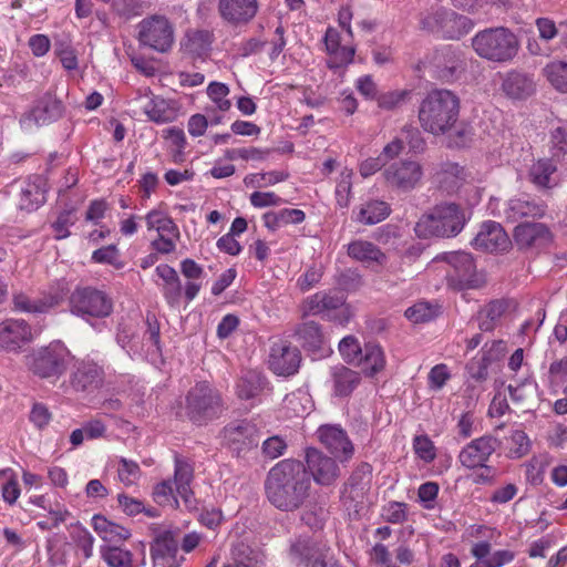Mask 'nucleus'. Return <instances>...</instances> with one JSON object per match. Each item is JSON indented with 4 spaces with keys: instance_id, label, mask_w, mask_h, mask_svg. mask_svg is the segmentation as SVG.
<instances>
[{
    "instance_id": "nucleus-1",
    "label": "nucleus",
    "mask_w": 567,
    "mask_h": 567,
    "mask_svg": "<svg viewBox=\"0 0 567 567\" xmlns=\"http://www.w3.org/2000/svg\"><path fill=\"white\" fill-rule=\"evenodd\" d=\"M311 481L305 464L286 458L275 464L265 480L268 502L281 512H295L303 506L310 496Z\"/></svg>"
},
{
    "instance_id": "nucleus-2",
    "label": "nucleus",
    "mask_w": 567,
    "mask_h": 567,
    "mask_svg": "<svg viewBox=\"0 0 567 567\" xmlns=\"http://www.w3.org/2000/svg\"><path fill=\"white\" fill-rule=\"evenodd\" d=\"M458 115V96L446 89H434L421 101L417 117L425 132L440 136L455 126Z\"/></svg>"
},
{
    "instance_id": "nucleus-3",
    "label": "nucleus",
    "mask_w": 567,
    "mask_h": 567,
    "mask_svg": "<svg viewBox=\"0 0 567 567\" xmlns=\"http://www.w3.org/2000/svg\"><path fill=\"white\" fill-rule=\"evenodd\" d=\"M465 225V214L455 203L435 205L429 214L423 215L415 225V233L421 238H450L461 233Z\"/></svg>"
},
{
    "instance_id": "nucleus-4",
    "label": "nucleus",
    "mask_w": 567,
    "mask_h": 567,
    "mask_svg": "<svg viewBox=\"0 0 567 567\" xmlns=\"http://www.w3.org/2000/svg\"><path fill=\"white\" fill-rule=\"evenodd\" d=\"M472 47L482 59L505 63L517 55L519 41L509 29L498 27L480 31L472 39Z\"/></svg>"
},
{
    "instance_id": "nucleus-5",
    "label": "nucleus",
    "mask_w": 567,
    "mask_h": 567,
    "mask_svg": "<svg viewBox=\"0 0 567 567\" xmlns=\"http://www.w3.org/2000/svg\"><path fill=\"white\" fill-rule=\"evenodd\" d=\"M71 352L60 341L33 350L27 357V365L35 377L54 384L69 369Z\"/></svg>"
},
{
    "instance_id": "nucleus-6",
    "label": "nucleus",
    "mask_w": 567,
    "mask_h": 567,
    "mask_svg": "<svg viewBox=\"0 0 567 567\" xmlns=\"http://www.w3.org/2000/svg\"><path fill=\"white\" fill-rule=\"evenodd\" d=\"M224 408L219 391L207 382L195 384L186 395V414L193 423L198 425L217 419Z\"/></svg>"
},
{
    "instance_id": "nucleus-7",
    "label": "nucleus",
    "mask_w": 567,
    "mask_h": 567,
    "mask_svg": "<svg viewBox=\"0 0 567 567\" xmlns=\"http://www.w3.org/2000/svg\"><path fill=\"white\" fill-rule=\"evenodd\" d=\"M420 25L423 30L441 34L447 39H460L472 30L473 22L465 16L440 7L423 14L420 19Z\"/></svg>"
},
{
    "instance_id": "nucleus-8",
    "label": "nucleus",
    "mask_w": 567,
    "mask_h": 567,
    "mask_svg": "<svg viewBox=\"0 0 567 567\" xmlns=\"http://www.w3.org/2000/svg\"><path fill=\"white\" fill-rule=\"evenodd\" d=\"M72 313L82 318H106L113 311L111 297L93 287H78L70 296Z\"/></svg>"
},
{
    "instance_id": "nucleus-9",
    "label": "nucleus",
    "mask_w": 567,
    "mask_h": 567,
    "mask_svg": "<svg viewBox=\"0 0 567 567\" xmlns=\"http://www.w3.org/2000/svg\"><path fill=\"white\" fill-rule=\"evenodd\" d=\"M445 260L450 265L446 274L450 288L461 291L476 289L482 286L483 280L476 272V266L471 254L454 251L446 255Z\"/></svg>"
},
{
    "instance_id": "nucleus-10",
    "label": "nucleus",
    "mask_w": 567,
    "mask_h": 567,
    "mask_svg": "<svg viewBox=\"0 0 567 567\" xmlns=\"http://www.w3.org/2000/svg\"><path fill=\"white\" fill-rule=\"evenodd\" d=\"M224 443L237 457L247 455L258 447L260 435L257 426L247 421H235L227 424L223 430Z\"/></svg>"
},
{
    "instance_id": "nucleus-11",
    "label": "nucleus",
    "mask_w": 567,
    "mask_h": 567,
    "mask_svg": "<svg viewBox=\"0 0 567 567\" xmlns=\"http://www.w3.org/2000/svg\"><path fill=\"white\" fill-rule=\"evenodd\" d=\"M382 175L390 188L408 193L421 183L423 167L417 161L409 158L393 161L383 169Z\"/></svg>"
},
{
    "instance_id": "nucleus-12",
    "label": "nucleus",
    "mask_w": 567,
    "mask_h": 567,
    "mask_svg": "<svg viewBox=\"0 0 567 567\" xmlns=\"http://www.w3.org/2000/svg\"><path fill=\"white\" fill-rule=\"evenodd\" d=\"M138 40L155 51L166 52L174 41L173 25L163 16H152L140 22Z\"/></svg>"
},
{
    "instance_id": "nucleus-13",
    "label": "nucleus",
    "mask_w": 567,
    "mask_h": 567,
    "mask_svg": "<svg viewBox=\"0 0 567 567\" xmlns=\"http://www.w3.org/2000/svg\"><path fill=\"white\" fill-rule=\"evenodd\" d=\"M554 235L544 223L524 221L515 226L513 243L520 251H539L551 245Z\"/></svg>"
},
{
    "instance_id": "nucleus-14",
    "label": "nucleus",
    "mask_w": 567,
    "mask_h": 567,
    "mask_svg": "<svg viewBox=\"0 0 567 567\" xmlns=\"http://www.w3.org/2000/svg\"><path fill=\"white\" fill-rule=\"evenodd\" d=\"M462 62L460 53L452 45H444L422 61L417 69H429L436 79L449 81L461 69Z\"/></svg>"
},
{
    "instance_id": "nucleus-15",
    "label": "nucleus",
    "mask_w": 567,
    "mask_h": 567,
    "mask_svg": "<svg viewBox=\"0 0 567 567\" xmlns=\"http://www.w3.org/2000/svg\"><path fill=\"white\" fill-rule=\"evenodd\" d=\"M372 480V466L368 463H361L351 473L348 481L343 484L341 491V501L348 508H358L363 503L364 497L370 489Z\"/></svg>"
},
{
    "instance_id": "nucleus-16",
    "label": "nucleus",
    "mask_w": 567,
    "mask_h": 567,
    "mask_svg": "<svg viewBox=\"0 0 567 567\" xmlns=\"http://www.w3.org/2000/svg\"><path fill=\"white\" fill-rule=\"evenodd\" d=\"M306 468L310 478L321 486H330L340 476V467L334 458L327 456L315 447L306 450Z\"/></svg>"
},
{
    "instance_id": "nucleus-17",
    "label": "nucleus",
    "mask_w": 567,
    "mask_h": 567,
    "mask_svg": "<svg viewBox=\"0 0 567 567\" xmlns=\"http://www.w3.org/2000/svg\"><path fill=\"white\" fill-rule=\"evenodd\" d=\"M546 208L543 200L522 194L506 200L502 206L501 215L506 223L514 224L523 218H542L546 214Z\"/></svg>"
},
{
    "instance_id": "nucleus-18",
    "label": "nucleus",
    "mask_w": 567,
    "mask_h": 567,
    "mask_svg": "<svg viewBox=\"0 0 567 567\" xmlns=\"http://www.w3.org/2000/svg\"><path fill=\"white\" fill-rule=\"evenodd\" d=\"M104 369L92 360H78L70 374V384L78 392L92 393L104 384Z\"/></svg>"
},
{
    "instance_id": "nucleus-19",
    "label": "nucleus",
    "mask_w": 567,
    "mask_h": 567,
    "mask_svg": "<svg viewBox=\"0 0 567 567\" xmlns=\"http://www.w3.org/2000/svg\"><path fill=\"white\" fill-rule=\"evenodd\" d=\"M501 441L493 435H484L471 441L458 454L460 463L470 470L484 466L499 447Z\"/></svg>"
},
{
    "instance_id": "nucleus-20",
    "label": "nucleus",
    "mask_w": 567,
    "mask_h": 567,
    "mask_svg": "<svg viewBox=\"0 0 567 567\" xmlns=\"http://www.w3.org/2000/svg\"><path fill=\"white\" fill-rule=\"evenodd\" d=\"M62 114V102L51 92H47L37 101L35 105L21 117L20 123L25 128H30L32 125L41 126L56 121Z\"/></svg>"
},
{
    "instance_id": "nucleus-21",
    "label": "nucleus",
    "mask_w": 567,
    "mask_h": 567,
    "mask_svg": "<svg viewBox=\"0 0 567 567\" xmlns=\"http://www.w3.org/2000/svg\"><path fill=\"white\" fill-rule=\"evenodd\" d=\"M473 245L485 251L501 252L511 247L512 240L499 223L487 220L481 225L480 231L473 239Z\"/></svg>"
},
{
    "instance_id": "nucleus-22",
    "label": "nucleus",
    "mask_w": 567,
    "mask_h": 567,
    "mask_svg": "<svg viewBox=\"0 0 567 567\" xmlns=\"http://www.w3.org/2000/svg\"><path fill=\"white\" fill-rule=\"evenodd\" d=\"M31 340L32 330L25 321L9 319L0 323V350L19 352Z\"/></svg>"
},
{
    "instance_id": "nucleus-23",
    "label": "nucleus",
    "mask_w": 567,
    "mask_h": 567,
    "mask_svg": "<svg viewBox=\"0 0 567 567\" xmlns=\"http://www.w3.org/2000/svg\"><path fill=\"white\" fill-rule=\"evenodd\" d=\"M317 434L320 442L340 461H348L353 455L354 447L339 425H321Z\"/></svg>"
},
{
    "instance_id": "nucleus-24",
    "label": "nucleus",
    "mask_w": 567,
    "mask_h": 567,
    "mask_svg": "<svg viewBox=\"0 0 567 567\" xmlns=\"http://www.w3.org/2000/svg\"><path fill=\"white\" fill-rule=\"evenodd\" d=\"M326 548L310 537H299L290 546L292 560L309 567H324Z\"/></svg>"
},
{
    "instance_id": "nucleus-25",
    "label": "nucleus",
    "mask_w": 567,
    "mask_h": 567,
    "mask_svg": "<svg viewBox=\"0 0 567 567\" xmlns=\"http://www.w3.org/2000/svg\"><path fill=\"white\" fill-rule=\"evenodd\" d=\"M301 357L298 348L285 342L275 343L269 357L270 369L278 375H291L298 371Z\"/></svg>"
},
{
    "instance_id": "nucleus-26",
    "label": "nucleus",
    "mask_w": 567,
    "mask_h": 567,
    "mask_svg": "<svg viewBox=\"0 0 567 567\" xmlns=\"http://www.w3.org/2000/svg\"><path fill=\"white\" fill-rule=\"evenodd\" d=\"M218 10L223 19L231 23H247L257 13V0H219Z\"/></svg>"
},
{
    "instance_id": "nucleus-27",
    "label": "nucleus",
    "mask_w": 567,
    "mask_h": 567,
    "mask_svg": "<svg viewBox=\"0 0 567 567\" xmlns=\"http://www.w3.org/2000/svg\"><path fill=\"white\" fill-rule=\"evenodd\" d=\"M485 344L482 349L481 358H473L466 364V373L470 379L475 382H484L488 377V367L496 360L504 350L503 341H493L491 347L486 349Z\"/></svg>"
},
{
    "instance_id": "nucleus-28",
    "label": "nucleus",
    "mask_w": 567,
    "mask_h": 567,
    "mask_svg": "<svg viewBox=\"0 0 567 567\" xmlns=\"http://www.w3.org/2000/svg\"><path fill=\"white\" fill-rule=\"evenodd\" d=\"M536 84L533 76L519 72H508L502 82V91L512 100H525L534 94Z\"/></svg>"
},
{
    "instance_id": "nucleus-29",
    "label": "nucleus",
    "mask_w": 567,
    "mask_h": 567,
    "mask_svg": "<svg viewBox=\"0 0 567 567\" xmlns=\"http://www.w3.org/2000/svg\"><path fill=\"white\" fill-rule=\"evenodd\" d=\"M365 375L374 377L385 367V357L382 348L373 342H368L361 349V353L355 362Z\"/></svg>"
},
{
    "instance_id": "nucleus-30",
    "label": "nucleus",
    "mask_w": 567,
    "mask_h": 567,
    "mask_svg": "<svg viewBox=\"0 0 567 567\" xmlns=\"http://www.w3.org/2000/svg\"><path fill=\"white\" fill-rule=\"evenodd\" d=\"M92 526L97 535L106 543L120 544L131 537V532L101 514H95L92 517Z\"/></svg>"
},
{
    "instance_id": "nucleus-31",
    "label": "nucleus",
    "mask_w": 567,
    "mask_h": 567,
    "mask_svg": "<svg viewBox=\"0 0 567 567\" xmlns=\"http://www.w3.org/2000/svg\"><path fill=\"white\" fill-rule=\"evenodd\" d=\"M44 193L41 177L35 176L33 181H27L20 190L19 208L27 212L39 208L45 202Z\"/></svg>"
},
{
    "instance_id": "nucleus-32",
    "label": "nucleus",
    "mask_w": 567,
    "mask_h": 567,
    "mask_svg": "<svg viewBox=\"0 0 567 567\" xmlns=\"http://www.w3.org/2000/svg\"><path fill=\"white\" fill-rule=\"evenodd\" d=\"M509 302L505 299H495L485 305L477 312L478 328L481 331L491 332L493 331L501 318L508 310Z\"/></svg>"
},
{
    "instance_id": "nucleus-33",
    "label": "nucleus",
    "mask_w": 567,
    "mask_h": 567,
    "mask_svg": "<svg viewBox=\"0 0 567 567\" xmlns=\"http://www.w3.org/2000/svg\"><path fill=\"white\" fill-rule=\"evenodd\" d=\"M344 305V297L337 291H320L311 296L306 302V312L319 315L324 311L339 309Z\"/></svg>"
},
{
    "instance_id": "nucleus-34",
    "label": "nucleus",
    "mask_w": 567,
    "mask_h": 567,
    "mask_svg": "<svg viewBox=\"0 0 567 567\" xmlns=\"http://www.w3.org/2000/svg\"><path fill=\"white\" fill-rule=\"evenodd\" d=\"M333 391L338 396H348L361 381L360 374L344 365L331 368Z\"/></svg>"
},
{
    "instance_id": "nucleus-35",
    "label": "nucleus",
    "mask_w": 567,
    "mask_h": 567,
    "mask_svg": "<svg viewBox=\"0 0 567 567\" xmlns=\"http://www.w3.org/2000/svg\"><path fill=\"white\" fill-rule=\"evenodd\" d=\"M59 297L49 295L43 298L31 299L24 293L13 297L14 309L28 313H44L59 303Z\"/></svg>"
},
{
    "instance_id": "nucleus-36",
    "label": "nucleus",
    "mask_w": 567,
    "mask_h": 567,
    "mask_svg": "<svg viewBox=\"0 0 567 567\" xmlns=\"http://www.w3.org/2000/svg\"><path fill=\"white\" fill-rule=\"evenodd\" d=\"M391 213L386 202L371 199L359 207L357 220L364 225H374L384 220Z\"/></svg>"
},
{
    "instance_id": "nucleus-37",
    "label": "nucleus",
    "mask_w": 567,
    "mask_h": 567,
    "mask_svg": "<svg viewBox=\"0 0 567 567\" xmlns=\"http://www.w3.org/2000/svg\"><path fill=\"white\" fill-rule=\"evenodd\" d=\"M348 255L359 261L377 262L379 265H383L386 259L378 246L365 240H355L349 244Z\"/></svg>"
},
{
    "instance_id": "nucleus-38",
    "label": "nucleus",
    "mask_w": 567,
    "mask_h": 567,
    "mask_svg": "<svg viewBox=\"0 0 567 567\" xmlns=\"http://www.w3.org/2000/svg\"><path fill=\"white\" fill-rule=\"evenodd\" d=\"M511 399L523 409L529 410L537 401L538 385L530 379H525L518 385H508Z\"/></svg>"
},
{
    "instance_id": "nucleus-39",
    "label": "nucleus",
    "mask_w": 567,
    "mask_h": 567,
    "mask_svg": "<svg viewBox=\"0 0 567 567\" xmlns=\"http://www.w3.org/2000/svg\"><path fill=\"white\" fill-rule=\"evenodd\" d=\"M556 169L549 159H539L530 166L528 178L538 189H550L556 185V183H551V176Z\"/></svg>"
},
{
    "instance_id": "nucleus-40",
    "label": "nucleus",
    "mask_w": 567,
    "mask_h": 567,
    "mask_svg": "<svg viewBox=\"0 0 567 567\" xmlns=\"http://www.w3.org/2000/svg\"><path fill=\"white\" fill-rule=\"evenodd\" d=\"M306 214L297 208H284L279 212H268L264 215L265 226L270 230H276L288 224H300L305 220Z\"/></svg>"
},
{
    "instance_id": "nucleus-41",
    "label": "nucleus",
    "mask_w": 567,
    "mask_h": 567,
    "mask_svg": "<svg viewBox=\"0 0 567 567\" xmlns=\"http://www.w3.org/2000/svg\"><path fill=\"white\" fill-rule=\"evenodd\" d=\"M265 385V378L260 372L249 370L244 373L237 383V394L240 399L249 400L257 396Z\"/></svg>"
},
{
    "instance_id": "nucleus-42",
    "label": "nucleus",
    "mask_w": 567,
    "mask_h": 567,
    "mask_svg": "<svg viewBox=\"0 0 567 567\" xmlns=\"http://www.w3.org/2000/svg\"><path fill=\"white\" fill-rule=\"evenodd\" d=\"M145 221L148 230L156 229L158 236L172 235L176 238L179 237V230L174 220L164 213L153 209L145 216Z\"/></svg>"
},
{
    "instance_id": "nucleus-43",
    "label": "nucleus",
    "mask_w": 567,
    "mask_h": 567,
    "mask_svg": "<svg viewBox=\"0 0 567 567\" xmlns=\"http://www.w3.org/2000/svg\"><path fill=\"white\" fill-rule=\"evenodd\" d=\"M298 339L302 346L311 351L320 349L323 336L320 326L315 321H307L299 326L297 330Z\"/></svg>"
},
{
    "instance_id": "nucleus-44",
    "label": "nucleus",
    "mask_w": 567,
    "mask_h": 567,
    "mask_svg": "<svg viewBox=\"0 0 567 567\" xmlns=\"http://www.w3.org/2000/svg\"><path fill=\"white\" fill-rule=\"evenodd\" d=\"M148 118L156 123H166L174 118L175 112L167 102L161 97H153L146 101L143 106Z\"/></svg>"
},
{
    "instance_id": "nucleus-45",
    "label": "nucleus",
    "mask_w": 567,
    "mask_h": 567,
    "mask_svg": "<svg viewBox=\"0 0 567 567\" xmlns=\"http://www.w3.org/2000/svg\"><path fill=\"white\" fill-rule=\"evenodd\" d=\"M210 33L206 30H190L186 33L183 47L195 55H202L209 50Z\"/></svg>"
},
{
    "instance_id": "nucleus-46",
    "label": "nucleus",
    "mask_w": 567,
    "mask_h": 567,
    "mask_svg": "<svg viewBox=\"0 0 567 567\" xmlns=\"http://www.w3.org/2000/svg\"><path fill=\"white\" fill-rule=\"evenodd\" d=\"M544 75L548 82L559 92L567 93V62L553 61L544 70Z\"/></svg>"
},
{
    "instance_id": "nucleus-47",
    "label": "nucleus",
    "mask_w": 567,
    "mask_h": 567,
    "mask_svg": "<svg viewBox=\"0 0 567 567\" xmlns=\"http://www.w3.org/2000/svg\"><path fill=\"white\" fill-rule=\"evenodd\" d=\"M102 558L106 561L109 567H133L132 553L117 546L103 548Z\"/></svg>"
},
{
    "instance_id": "nucleus-48",
    "label": "nucleus",
    "mask_w": 567,
    "mask_h": 567,
    "mask_svg": "<svg viewBox=\"0 0 567 567\" xmlns=\"http://www.w3.org/2000/svg\"><path fill=\"white\" fill-rule=\"evenodd\" d=\"M437 315L439 308L429 302H417L405 310V317L414 323L429 322Z\"/></svg>"
},
{
    "instance_id": "nucleus-49",
    "label": "nucleus",
    "mask_w": 567,
    "mask_h": 567,
    "mask_svg": "<svg viewBox=\"0 0 567 567\" xmlns=\"http://www.w3.org/2000/svg\"><path fill=\"white\" fill-rule=\"evenodd\" d=\"M193 477H194L193 465L184 458L176 457L175 458V473H174V484L176 486V489L182 488V492L185 493V488L190 487Z\"/></svg>"
},
{
    "instance_id": "nucleus-50",
    "label": "nucleus",
    "mask_w": 567,
    "mask_h": 567,
    "mask_svg": "<svg viewBox=\"0 0 567 567\" xmlns=\"http://www.w3.org/2000/svg\"><path fill=\"white\" fill-rule=\"evenodd\" d=\"M155 544L157 547L156 550L161 555H168L172 558H174L176 553L178 551L179 546L177 533H174L172 530H165L156 537Z\"/></svg>"
},
{
    "instance_id": "nucleus-51",
    "label": "nucleus",
    "mask_w": 567,
    "mask_h": 567,
    "mask_svg": "<svg viewBox=\"0 0 567 567\" xmlns=\"http://www.w3.org/2000/svg\"><path fill=\"white\" fill-rule=\"evenodd\" d=\"M118 477L122 483L130 486L136 483L141 475L140 465L131 460L122 457L117 468Z\"/></svg>"
},
{
    "instance_id": "nucleus-52",
    "label": "nucleus",
    "mask_w": 567,
    "mask_h": 567,
    "mask_svg": "<svg viewBox=\"0 0 567 567\" xmlns=\"http://www.w3.org/2000/svg\"><path fill=\"white\" fill-rule=\"evenodd\" d=\"M352 175H353V173L351 169H344L340 174V179H339V182L337 184V188H336L337 202L340 207H348V205H349L350 193H351V187H352V182H351Z\"/></svg>"
},
{
    "instance_id": "nucleus-53",
    "label": "nucleus",
    "mask_w": 567,
    "mask_h": 567,
    "mask_svg": "<svg viewBox=\"0 0 567 567\" xmlns=\"http://www.w3.org/2000/svg\"><path fill=\"white\" fill-rule=\"evenodd\" d=\"M361 349L362 348L358 340L352 336L344 337L339 342V351L343 359L350 364H355L361 353Z\"/></svg>"
},
{
    "instance_id": "nucleus-54",
    "label": "nucleus",
    "mask_w": 567,
    "mask_h": 567,
    "mask_svg": "<svg viewBox=\"0 0 567 567\" xmlns=\"http://www.w3.org/2000/svg\"><path fill=\"white\" fill-rule=\"evenodd\" d=\"M354 48L351 47H339L336 52H329L330 58L327 64L330 69H340L353 61Z\"/></svg>"
},
{
    "instance_id": "nucleus-55",
    "label": "nucleus",
    "mask_w": 567,
    "mask_h": 567,
    "mask_svg": "<svg viewBox=\"0 0 567 567\" xmlns=\"http://www.w3.org/2000/svg\"><path fill=\"white\" fill-rule=\"evenodd\" d=\"M269 154V151L259 150L256 147L231 148L226 151V158L235 161L241 158L245 161H262Z\"/></svg>"
},
{
    "instance_id": "nucleus-56",
    "label": "nucleus",
    "mask_w": 567,
    "mask_h": 567,
    "mask_svg": "<svg viewBox=\"0 0 567 567\" xmlns=\"http://www.w3.org/2000/svg\"><path fill=\"white\" fill-rule=\"evenodd\" d=\"M73 539L78 547L82 550L85 559H89L93 556L94 537L85 527L78 526L75 533L73 534Z\"/></svg>"
},
{
    "instance_id": "nucleus-57",
    "label": "nucleus",
    "mask_w": 567,
    "mask_h": 567,
    "mask_svg": "<svg viewBox=\"0 0 567 567\" xmlns=\"http://www.w3.org/2000/svg\"><path fill=\"white\" fill-rule=\"evenodd\" d=\"M413 447L415 453L425 462H432L436 456L434 444L426 435L415 436Z\"/></svg>"
},
{
    "instance_id": "nucleus-58",
    "label": "nucleus",
    "mask_w": 567,
    "mask_h": 567,
    "mask_svg": "<svg viewBox=\"0 0 567 567\" xmlns=\"http://www.w3.org/2000/svg\"><path fill=\"white\" fill-rule=\"evenodd\" d=\"M154 501L161 505L166 506L172 504V502L178 503L176 497L174 496L173 486L171 481H163L158 483L153 491Z\"/></svg>"
},
{
    "instance_id": "nucleus-59",
    "label": "nucleus",
    "mask_w": 567,
    "mask_h": 567,
    "mask_svg": "<svg viewBox=\"0 0 567 567\" xmlns=\"http://www.w3.org/2000/svg\"><path fill=\"white\" fill-rule=\"evenodd\" d=\"M404 140L406 141L410 150L417 154L422 153L425 148V141L417 127L412 125L404 126L403 131Z\"/></svg>"
},
{
    "instance_id": "nucleus-60",
    "label": "nucleus",
    "mask_w": 567,
    "mask_h": 567,
    "mask_svg": "<svg viewBox=\"0 0 567 567\" xmlns=\"http://www.w3.org/2000/svg\"><path fill=\"white\" fill-rule=\"evenodd\" d=\"M286 449V441L278 435L271 436L265 440L262 443V453L265 454V456L271 460L281 456L285 453Z\"/></svg>"
},
{
    "instance_id": "nucleus-61",
    "label": "nucleus",
    "mask_w": 567,
    "mask_h": 567,
    "mask_svg": "<svg viewBox=\"0 0 567 567\" xmlns=\"http://www.w3.org/2000/svg\"><path fill=\"white\" fill-rule=\"evenodd\" d=\"M383 517L392 524H400L406 519V504L400 502H390L384 507Z\"/></svg>"
},
{
    "instance_id": "nucleus-62",
    "label": "nucleus",
    "mask_w": 567,
    "mask_h": 567,
    "mask_svg": "<svg viewBox=\"0 0 567 567\" xmlns=\"http://www.w3.org/2000/svg\"><path fill=\"white\" fill-rule=\"evenodd\" d=\"M409 94L408 91H392L377 96L378 105L384 110H393L399 106Z\"/></svg>"
},
{
    "instance_id": "nucleus-63",
    "label": "nucleus",
    "mask_w": 567,
    "mask_h": 567,
    "mask_svg": "<svg viewBox=\"0 0 567 567\" xmlns=\"http://www.w3.org/2000/svg\"><path fill=\"white\" fill-rule=\"evenodd\" d=\"M74 224L73 212L72 210H63L58 216L56 220L52 224V228L55 231L56 239L66 238L70 233L68 227Z\"/></svg>"
},
{
    "instance_id": "nucleus-64",
    "label": "nucleus",
    "mask_w": 567,
    "mask_h": 567,
    "mask_svg": "<svg viewBox=\"0 0 567 567\" xmlns=\"http://www.w3.org/2000/svg\"><path fill=\"white\" fill-rule=\"evenodd\" d=\"M511 441L514 444V447L511 450V453L514 457H522L528 453L529 441L524 431H522V430L513 431V433L511 435Z\"/></svg>"
}]
</instances>
